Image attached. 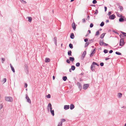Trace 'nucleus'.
I'll return each instance as SVG.
<instances>
[{"label": "nucleus", "mask_w": 126, "mask_h": 126, "mask_svg": "<svg viewBox=\"0 0 126 126\" xmlns=\"http://www.w3.org/2000/svg\"><path fill=\"white\" fill-rule=\"evenodd\" d=\"M5 100L7 101L12 102L13 101L12 97L10 96L6 97L5 98Z\"/></svg>", "instance_id": "1"}, {"label": "nucleus", "mask_w": 126, "mask_h": 126, "mask_svg": "<svg viewBox=\"0 0 126 126\" xmlns=\"http://www.w3.org/2000/svg\"><path fill=\"white\" fill-rule=\"evenodd\" d=\"M125 44L124 39L122 38L120 40L119 45L120 46H122Z\"/></svg>", "instance_id": "2"}, {"label": "nucleus", "mask_w": 126, "mask_h": 126, "mask_svg": "<svg viewBox=\"0 0 126 126\" xmlns=\"http://www.w3.org/2000/svg\"><path fill=\"white\" fill-rule=\"evenodd\" d=\"M89 86V84H84L83 86V89L84 90L87 89Z\"/></svg>", "instance_id": "3"}, {"label": "nucleus", "mask_w": 126, "mask_h": 126, "mask_svg": "<svg viewBox=\"0 0 126 126\" xmlns=\"http://www.w3.org/2000/svg\"><path fill=\"white\" fill-rule=\"evenodd\" d=\"M86 51H85L83 52V54L82 55V56L81 57V58L82 59H83L84 58L86 54Z\"/></svg>", "instance_id": "4"}, {"label": "nucleus", "mask_w": 126, "mask_h": 126, "mask_svg": "<svg viewBox=\"0 0 126 126\" xmlns=\"http://www.w3.org/2000/svg\"><path fill=\"white\" fill-rule=\"evenodd\" d=\"M115 18V16L113 14L111 16H110L109 17V18L111 19H114Z\"/></svg>", "instance_id": "5"}, {"label": "nucleus", "mask_w": 126, "mask_h": 126, "mask_svg": "<svg viewBox=\"0 0 126 126\" xmlns=\"http://www.w3.org/2000/svg\"><path fill=\"white\" fill-rule=\"evenodd\" d=\"M26 98L27 99V101L29 103H31V100L29 97L27 95L26 96Z\"/></svg>", "instance_id": "6"}, {"label": "nucleus", "mask_w": 126, "mask_h": 126, "mask_svg": "<svg viewBox=\"0 0 126 126\" xmlns=\"http://www.w3.org/2000/svg\"><path fill=\"white\" fill-rule=\"evenodd\" d=\"M76 25L74 22H73L72 24V26L74 30H75L76 28Z\"/></svg>", "instance_id": "7"}, {"label": "nucleus", "mask_w": 126, "mask_h": 126, "mask_svg": "<svg viewBox=\"0 0 126 126\" xmlns=\"http://www.w3.org/2000/svg\"><path fill=\"white\" fill-rule=\"evenodd\" d=\"M69 108V106L68 105H65L64 106V108L65 110L68 109Z\"/></svg>", "instance_id": "8"}, {"label": "nucleus", "mask_w": 126, "mask_h": 126, "mask_svg": "<svg viewBox=\"0 0 126 126\" xmlns=\"http://www.w3.org/2000/svg\"><path fill=\"white\" fill-rule=\"evenodd\" d=\"M50 61V59L48 58H46L45 59V62L46 63L49 62Z\"/></svg>", "instance_id": "9"}, {"label": "nucleus", "mask_w": 126, "mask_h": 126, "mask_svg": "<svg viewBox=\"0 0 126 126\" xmlns=\"http://www.w3.org/2000/svg\"><path fill=\"white\" fill-rule=\"evenodd\" d=\"M77 85L78 86L79 88L80 89V90H81V85L80 83L78 82L77 83Z\"/></svg>", "instance_id": "10"}, {"label": "nucleus", "mask_w": 126, "mask_h": 126, "mask_svg": "<svg viewBox=\"0 0 126 126\" xmlns=\"http://www.w3.org/2000/svg\"><path fill=\"white\" fill-rule=\"evenodd\" d=\"M74 106L73 104H71L70 105V109L71 110L73 109L74 108Z\"/></svg>", "instance_id": "11"}, {"label": "nucleus", "mask_w": 126, "mask_h": 126, "mask_svg": "<svg viewBox=\"0 0 126 126\" xmlns=\"http://www.w3.org/2000/svg\"><path fill=\"white\" fill-rule=\"evenodd\" d=\"M10 65L11 68V69L12 71L14 73L15 72V70L14 67L12 66L11 64H10Z\"/></svg>", "instance_id": "12"}, {"label": "nucleus", "mask_w": 126, "mask_h": 126, "mask_svg": "<svg viewBox=\"0 0 126 126\" xmlns=\"http://www.w3.org/2000/svg\"><path fill=\"white\" fill-rule=\"evenodd\" d=\"M70 38L71 39H74V34L73 33H71L70 35Z\"/></svg>", "instance_id": "13"}, {"label": "nucleus", "mask_w": 126, "mask_h": 126, "mask_svg": "<svg viewBox=\"0 0 126 126\" xmlns=\"http://www.w3.org/2000/svg\"><path fill=\"white\" fill-rule=\"evenodd\" d=\"M50 110V111L52 115L53 116H54V110H52V109Z\"/></svg>", "instance_id": "14"}, {"label": "nucleus", "mask_w": 126, "mask_h": 126, "mask_svg": "<svg viewBox=\"0 0 126 126\" xmlns=\"http://www.w3.org/2000/svg\"><path fill=\"white\" fill-rule=\"evenodd\" d=\"M124 18H121L119 19V21L120 22H123L124 20Z\"/></svg>", "instance_id": "15"}, {"label": "nucleus", "mask_w": 126, "mask_h": 126, "mask_svg": "<svg viewBox=\"0 0 126 126\" xmlns=\"http://www.w3.org/2000/svg\"><path fill=\"white\" fill-rule=\"evenodd\" d=\"M105 34H106L105 33H103L102 34H101L100 36V38L102 39L104 37Z\"/></svg>", "instance_id": "16"}, {"label": "nucleus", "mask_w": 126, "mask_h": 126, "mask_svg": "<svg viewBox=\"0 0 126 126\" xmlns=\"http://www.w3.org/2000/svg\"><path fill=\"white\" fill-rule=\"evenodd\" d=\"M69 60L73 62L74 60V58L73 57H70L69 58Z\"/></svg>", "instance_id": "17"}, {"label": "nucleus", "mask_w": 126, "mask_h": 126, "mask_svg": "<svg viewBox=\"0 0 126 126\" xmlns=\"http://www.w3.org/2000/svg\"><path fill=\"white\" fill-rule=\"evenodd\" d=\"M48 107L50 108V110L52 109L51 105L50 103H49L48 105Z\"/></svg>", "instance_id": "18"}, {"label": "nucleus", "mask_w": 126, "mask_h": 126, "mask_svg": "<svg viewBox=\"0 0 126 126\" xmlns=\"http://www.w3.org/2000/svg\"><path fill=\"white\" fill-rule=\"evenodd\" d=\"M63 79L64 81H65L67 79V77L66 76L63 77Z\"/></svg>", "instance_id": "19"}, {"label": "nucleus", "mask_w": 126, "mask_h": 126, "mask_svg": "<svg viewBox=\"0 0 126 126\" xmlns=\"http://www.w3.org/2000/svg\"><path fill=\"white\" fill-rule=\"evenodd\" d=\"M104 43L102 41H100L99 42V44L101 46L103 45Z\"/></svg>", "instance_id": "20"}, {"label": "nucleus", "mask_w": 126, "mask_h": 126, "mask_svg": "<svg viewBox=\"0 0 126 126\" xmlns=\"http://www.w3.org/2000/svg\"><path fill=\"white\" fill-rule=\"evenodd\" d=\"M95 52V50L94 49L93 52L90 54V56H92L93 55V54H94Z\"/></svg>", "instance_id": "21"}, {"label": "nucleus", "mask_w": 126, "mask_h": 126, "mask_svg": "<svg viewBox=\"0 0 126 126\" xmlns=\"http://www.w3.org/2000/svg\"><path fill=\"white\" fill-rule=\"evenodd\" d=\"M71 53H72L71 51L70 50L68 52V55L69 56H70L71 55Z\"/></svg>", "instance_id": "22"}, {"label": "nucleus", "mask_w": 126, "mask_h": 126, "mask_svg": "<svg viewBox=\"0 0 126 126\" xmlns=\"http://www.w3.org/2000/svg\"><path fill=\"white\" fill-rule=\"evenodd\" d=\"M28 21L29 22H31L32 21V18L31 17H28Z\"/></svg>", "instance_id": "23"}, {"label": "nucleus", "mask_w": 126, "mask_h": 126, "mask_svg": "<svg viewBox=\"0 0 126 126\" xmlns=\"http://www.w3.org/2000/svg\"><path fill=\"white\" fill-rule=\"evenodd\" d=\"M94 66L93 65H92L91 66V70H94Z\"/></svg>", "instance_id": "24"}, {"label": "nucleus", "mask_w": 126, "mask_h": 126, "mask_svg": "<svg viewBox=\"0 0 126 126\" xmlns=\"http://www.w3.org/2000/svg\"><path fill=\"white\" fill-rule=\"evenodd\" d=\"M75 69V66L73 65L71 66V69L73 70H74Z\"/></svg>", "instance_id": "25"}, {"label": "nucleus", "mask_w": 126, "mask_h": 126, "mask_svg": "<svg viewBox=\"0 0 126 126\" xmlns=\"http://www.w3.org/2000/svg\"><path fill=\"white\" fill-rule=\"evenodd\" d=\"M118 95L119 97H122V94L120 93H119L118 94Z\"/></svg>", "instance_id": "26"}, {"label": "nucleus", "mask_w": 126, "mask_h": 126, "mask_svg": "<svg viewBox=\"0 0 126 126\" xmlns=\"http://www.w3.org/2000/svg\"><path fill=\"white\" fill-rule=\"evenodd\" d=\"M69 47L71 48H73V45L71 44H69Z\"/></svg>", "instance_id": "27"}, {"label": "nucleus", "mask_w": 126, "mask_h": 126, "mask_svg": "<svg viewBox=\"0 0 126 126\" xmlns=\"http://www.w3.org/2000/svg\"><path fill=\"white\" fill-rule=\"evenodd\" d=\"M62 122H60L57 126H62Z\"/></svg>", "instance_id": "28"}, {"label": "nucleus", "mask_w": 126, "mask_h": 126, "mask_svg": "<svg viewBox=\"0 0 126 126\" xmlns=\"http://www.w3.org/2000/svg\"><path fill=\"white\" fill-rule=\"evenodd\" d=\"M99 31H97L96 32V35L97 36L98 35H99Z\"/></svg>", "instance_id": "29"}, {"label": "nucleus", "mask_w": 126, "mask_h": 126, "mask_svg": "<svg viewBox=\"0 0 126 126\" xmlns=\"http://www.w3.org/2000/svg\"><path fill=\"white\" fill-rule=\"evenodd\" d=\"M119 9L121 11H122L123 10V8L121 6L119 7Z\"/></svg>", "instance_id": "30"}, {"label": "nucleus", "mask_w": 126, "mask_h": 126, "mask_svg": "<svg viewBox=\"0 0 126 126\" xmlns=\"http://www.w3.org/2000/svg\"><path fill=\"white\" fill-rule=\"evenodd\" d=\"M6 78H4L3 80L2 81V82H3V83H4L6 81Z\"/></svg>", "instance_id": "31"}, {"label": "nucleus", "mask_w": 126, "mask_h": 126, "mask_svg": "<svg viewBox=\"0 0 126 126\" xmlns=\"http://www.w3.org/2000/svg\"><path fill=\"white\" fill-rule=\"evenodd\" d=\"M121 33L123 34L125 36H126V33H125V32H122V31H121Z\"/></svg>", "instance_id": "32"}, {"label": "nucleus", "mask_w": 126, "mask_h": 126, "mask_svg": "<svg viewBox=\"0 0 126 126\" xmlns=\"http://www.w3.org/2000/svg\"><path fill=\"white\" fill-rule=\"evenodd\" d=\"M76 66L77 67H79L80 66V63H77L76 64Z\"/></svg>", "instance_id": "33"}, {"label": "nucleus", "mask_w": 126, "mask_h": 126, "mask_svg": "<svg viewBox=\"0 0 126 126\" xmlns=\"http://www.w3.org/2000/svg\"><path fill=\"white\" fill-rule=\"evenodd\" d=\"M104 24V23L103 22H102L100 24L101 26L102 27L103 26Z\"/></svg>", "instance_id": "34"}, {"label": "nucleus", "mask_w": 126, "mask_h": 126, "mask_svg": "<svg viewBox=\"0 0 126 126\" xmlns=\"http://www.w3.org/2000/svg\"><path fill=\"white\" fill-rule=\"evenodd\" d=\"M97 2V1L96 0H94L93 1V4H95Z\"/></svg>", "instance_id": "35"}, {"label": "nucleus", "mask_w": 126, "mask_h": 126, "mask_svg": "<svg viewBox=\"0 0 126 126\" xmlns=\"http://www.w3.org/2000/svg\"><path fill=\"white\" fill-rule=\"evenodd\" d=\"M51 96L50 94H48L47 95V98H50Z\"/></svg>", "instance_id": "36"}, {"label": "nucleus", "mask_w": 126, "mask_h": 126, "mask_svg": "<svg viewBox=\"0 0 126 126\" xmlns=\"http://www.w3.org/2000/svg\"><path fill=\"white\" fill-rule=\"evenodd\" d=\"M115 53L117 54L118 55H121V53H120L119 52H115Z\"/></svg>", "instance_id": "37"}, {"label": "nucleus", "mask_w": 126, "mask_h": 126, "mask_svg": "<svg viewBox=\"0 0 126 126\" xmlns=\"http://www.w3.org/2000/svg\"><path fill=\"white\" fill-rule=\"evenodd\" d=\"M108 51L106 49H104V52L105 53H107L108 52Z\"/></svg>", "instance_id": "38"}, {"label": "nucleus", "mask_w": 126, "mask_h": 126, "mask_svg": "<svg viewBox=\"0 0 126 126\" xmlns=\"http://www.w3.org/2000/svg\"><path fill=\"white\" fill-rule=\"evenodd\" d=\"M93 64L94 65H97L98 66V64L96 63L95 62H94L93 63Z\"/></svg>", "instance_id": "39"}, {"label": "nucleus", "mask_w": 126, "mask_h": 126, "mask_svg": "<svg viewBox=\"0 0 126 126\" xmlns=\"http://www.w3.org/2000/svg\"><path fill=\"white\" fill-rule=\"evenodd\" d=\"M93 24L92 23H91L90 24V27L91 28H92L93 27Z\"/></svg>", "instance_id": "40"}, {"label": "nucleus", "mask_w": 126, "mask_h": 126, "mask_svg": "<svg viewBox=\"0 0 126 126\" xmlns=\"http://www.w3.org/2000/svg\"><path fill=\"white\" fill-rule=\"evenodd\" d=\"M82 22L83 23H85L86 22L85 20V18H83L82 19Z\"/></svg>", "instance_id": "41"}, {"label": "nucleus", "mask_w": 126, "mask_h": 126, "mask_svg": "<svg viewBox=\"0 0 126 126\" xmlns=\"http://www.w3.org/2000/svg\"><path fill=\"white\" fill-rule=\"evenodd\" d=\"M62 122H64L65 121V120L64 119H62L61 120Z\"/></svg>", "instance_id": "42"}, {"label": "nucleus", "mask_w": 126, "mask_h": 126, "mask_svg": "<svg viewBox=\"0 0 126 126\" xmlns=\"http://www.w3.org/2000/svg\"><path fill=\"white\" fill-rule=\"evenodd\" d=\"M66 62L68 63H70V61L68 59H67V60Z\"/></svg>", "instance_id": "43"}, {"label": "nucleus", "mask_w": 126, "mask_h": 126, "mask_svg": "<svg viewBox=\"0 0 126 126\" xmlns=\"http://www.w3.org/2000/svg\"><path fill=\"white\" fill-rule=\"evenodd\" d=\"M100 64L101 66H102L104 65V63H100Z\"/></svg>", "instance_id": "44"}, {"label": "nucleus", "mask_w": 126, "mask_h": 126, "mask_svg": "<svg viewBox=\"0 0 126 126\" xmlns=\"http://www.w3.org/2000/svg\"><path fill=\"white\" fill-rule=\"evenodd\" d=\"M111 14V12H109L108 14V15H110V14Z\"/></svg>", "instance_id": "45"}, {"label": "nucleus", "mask_w": 126, "mask_h": 126, "mask_svg": "<svg viewBox=\"0 0 126 126\" xmlns=\"http://www.w3.org/2000/svg\"><path fill=\"white\" fill-rule=\"evenodd\" d=\"M104 45V46H107L108 45L107 44H106L104 43V45Z\"/></svg>", "instance_id": "46"}, {"label": "nucleus", "mask_w": 126, "mask_h": 126, "mask_svg": "<svg viewBox=\"0 0 126 126\" xmlns=\"http://www.w3.org/2000/svg\"><path fill=\"white\" fill-rule=\"evenodd\" d=\"M98 13V11L97 10H96L95 11V12L94 13V14H96Z\"/></svg>", "instance_id": "47"}, {"label": "nucleus", "mask_w": 126, "mask_h": 126, "mask_svg": "<svg viewBox=\"0 0 126 126\" xmlns=\"http://www.w3.org/2000/svg\"><path fill=\"white\" fill-rule=\"evenodd\" d=\"M27 86H28V85H27V84L26 83H25V85L24 86L25 87V88H26L27 87Z\"/></svg>", "instance_id": "48"}, {"label": "nucleus", "mask_w": 126, "mask_h": 126, "mask_svg": "<svg viewBox=\"0 0 126 126\" xmlns=\"http://www.w3.org/2000/svg\"><path fill=\"white\" fill-rule=\"evenodd\" d=\"M89 42H86L85 44V46H87L89 44Z\"/></svg>", "instance_id": "49"}, {"label": "nucleus", "mask_w": 126, "mask_h": 126, "mask_svg": "<svg viewBox=\"0 0 126 126\" xmlns=\"http://www.w3.org/2000/svg\"><path fill=\"white\" fill-rule=\"evenodd\" d=\"M104 8H105V11L106 12V11L107 10V7H104Z\"/></svg>", "instance_id": "50"}, {"label": "nucleus", "mask_w": 126, "mask_h": 126, "mask_svg": "<svg viewBox=\"0 0 126 126\" xmlns=\"http://www.w3.org/2000/svg\"><path fill=\"white\" fill-rule=\"evenodd\" d=\"M120 17H121V18H125V17L124 16H123L122 15H121V16H120Z\"/></svg>", "instance_id": "51"}, {"label": "nucleus", "mask_w": 126, "mask_h": 126, "mask_svg": "<svg viewBox=\"0 0 126 126\" xmlns=\"http://www.w3.org/2000/svg\"><path fill=\"white\" fill-rule=\"evenodd\" d=\"M88 40V39H85L84 40V41L85 42H87Z\"/></svg>", "instance_id": "52"}, {"label": "nucleus", "mask_w": 126, "mask_h": 126, "mask_svg": "<svg viewBox=\"0 0 126 126\" xmlns=\"http://www.w3.org/2000/svg\"><path fill=\"white\" fill-rule=\"evenodd\" d=\"M121 14H117V16L119 17H120V16H121Z\"/></svg>", "instance_id": "53"}, {"label": "nucleus", "mask_w": 126, "mask_h": 126, "mask_svg": "<svg viewBox=\"0 0 126 126\" xmlns=\"http://www.w3.org/2000/svg\"><path fill=\"white\" fill-rule=\"evenodd\" d=\"M113 52V51L112 50H111L109 51V52L110 53H112Z\"/></svg>", "instance_id": "54"}, {"label": "nucleus", "mask_w": 126, "mask_h": 126, "mask_svg": "<svg viewBox=\"0 0 126 126\" xmlns=\"http://www.w3.org/2000/svg\"><path fill=\"white\" fill-rule=\"evenodd\" d=\"M2 60L3 61L2 62V63H3V61H4L5 60V59L3 58H2Z\"/></svg>", "instance_id": "55"}, {"label": "nucleus", "mask_w": 126, "mask_h": 126, "mask_svg": "<svg viewBox=\"0 0 126 126\" xmlns=\"http://www.w3.org/2000/svg\"><path fill=\"white\" fill-rule=\"evenodd\" d=\"M88 32L89 33H91V31L90 30H88Z\"/></svg>", "instance_id": "56"}, {"label": "nucleus", "mask_w": 126, "mask_h": 126, "mask_svg": "<svg viewBox=\"0 0 126 126\" xmlns=\"http://www.w3.org/2000/svg\"><path fill=\"white\" fill-rule=\"evenodd\" d=\"M109 22V20H106V22L107 23H108Z\"/></svg>", "instance_id": "57"}, {"label": "nucleus", "mask_w": 126, "mask_h": 126, "mask_svg": "<svg viewBox=\"0 0 126 126\" xmlns=\"http://www.w3.org/2000/svg\"><path fill=\"white\" fill-rule=\"evenodd\" d=\"M109 59V58H106V59H105V60H108Z\"/></svg>", "instance_id": "58"}, {"label": "nucleus", "mask_w": 126, "mask_h": 126, "mask_svg": "<svg viewBox=\"0 0 126 126\" xmlns=\"http://www.w3.org/2000/svg\"><path fill=\"white\" fill-rule=\"evenodd\" d=\"M53 80H54L55 79V77L54 76H53Z\"/></svg>", "instance_id": "59"}, {"label": "nucleus", "mask_w": 126, "mask_h": 126, "mask_svg": "<svg viewBox=\"0 0 126 126\" xmlns=\"http://www.w3.org/2000/svg\"><path fill=\"white\" fill-rule=\"evenodd\" d=\"M23 1V2H25L26 3V2L25 1H24V0H22V1Z\"/></svg>", "instance_id": "60"}, {"label": "nucleus", "mask_w": 126, "mask_h": 126, "mask_svg": "<svg viewBox=\"0 0 126 126\" xmlns=\"http://www.w3.org/2000/svg\"><path fill=\"white\" fill-rule=\"evenodd\" d=\"M124 21H126V18H125V17L124 18Z\"/></svg>", "instance_id": "61"}, {"label": "nucleus", "mask_w": 126, "mask_h": 126, "mask_svg": "<svg viewBox=\"0 0 126 126\" xmlns=\"http://www.w3.org/2000/svg\"><path fill=\"white\" fill-rule=\"evenodd\" d=\"M88 19H89L90 18V17L89 16H88Z\"/></svg>", "instance_id": "62"}, {"label": "nucleus", "mask_w": 126, "mask_h": 126, "mask_svg": "<svg viewBox=\"0 0 126 126\" xmlns=\"http://www.w3.org/2000/svg\"><path fill=\"white\" fill-rule=\"evenodd\" d=\"M74 0H71V2H72L73 1H74Z\"/></svg>", "instance_id": "63"}, {"label": "nucleus", "mask_w": 126, "mask_h": 126, "mask_svg": "<svg viewBox=\"0 0 126 126\" xmlns=\"http://www.w3.org/2000/svg\"><path fill=\"white\" fill-rule=\"evenodd\" d=\"M124 126H126V123L125 124Z\"/></svg>", "instance_id": "64"}]
</instances>
